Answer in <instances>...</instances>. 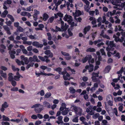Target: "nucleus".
Instances as JSON below:
<instances>
[{"instance_id": "52", "label": "nucleus", "mask_w": 125, "mask_h": 125, "mask_svg": "<svg viewBox=\"0 0 125 125\" xmlns=\"http://www.w3.org/2000/svg\"><path fill=\"white\" fill-rule=\"evenodd\" d=\"M11 121L16 122L17 123H19L21 121L19 119H11L10 120Z\"/></svg>"}, {"instance_id": "53", "label": "nucleus", "mask_w": 125, "mask_h": 125, "mask_svg": "<svg viewBox=\"0 0 125 125\" xmlns=\"http://www.w3.org/2000/svg\"><path fill=\"white\" fill-rule=\"evenodd\" d=\"M12 70H13L15 71H19V69L18 68H16L15 66L14 65H12Z\"/></svg>"}, {"instance_id": "63", "label": "nucleus", "mask_w": 125, "mask_h": 125, "mask_svg": "<svg viewBox=\"0 0 125 125\" xmlns=\"http://www.w3.org/2000/svg\"><path fill=\"white\" fill-rule=\"evenodd\" d=\"M34 15L37 16L40 13L39 11L36 10H34Z\"/></svg>"}, {"instance_id": "26", "label": "nucleus", "mask_w": 125, "mask_h": 125, "mask_svg": "<svg viewBox=\"0 0 125 125\" xmlns=\"http://www.w3.org/2000/svg\"><path fill=\"white\" fill-rule=\"evenodd\" d=\"M111 67L110 66L108 65L106 66L104 70V72L105 73H108L110 70L111 69Z\"/></svg>"}, {"instance_id": "48", "label": "nucleus", "mask_w": 125, "mask_h": 125, "mask_svg": "<svg viewBox=\"0 0 125 125\" xmlns=\"http://www.w3.org/2000/svg\"><path fill=\"white\" fill-rule=\"evenodd\" d=\"M47 35L48 36V40L50 41L52 39V36L51 33L49 32L47 33Z\"/></svg>"}, {"instance_id": "11", "label": "nucleus", "mask_w": 125, "mask_h": 125, "mask_svg": "<svg viewBox=\"0 0 125 125\" xmlns=\"http://www.w3.org/2000/svg\"><path fill=\"white\" fill-rule=\"evenodd\" d=\"M124 69L123 67H122L120 70L117 72V73L118 74V77L117 78H125V76L122 77L121 74L123 73Z\"/></svg>"}, {"instance_id": "31", "label": "nucleus", "mask_w": 125, "mask_h": 125, "mask_svg": "<svg viewBox=\"0 0 125 125\" xmlns=\"http://www.w3.org/2000/svg\"><path fill=\"white\" fill-rule=\"evenodd\" d=\"M108 52H107V55L109 57H110L111 56V54H114L116 53V50L114 51L113 52H109L110 51H108Z\"/></svg>"}, {"instance_id": "9", "label": "nucleus", "mask_w": 125, "mask_h": 125, "mask_svg": "<svg viewBox=\"0 0 125 125\" xmlns=\"http://www.w3.org/2000/svg\"><path fill=\"white\" fill-rule=\"evenodd\" d=\"M38 57L41 61L43 62H45L47 63L48 62L50 61V60L48 59L49 57L47 56H44L43 57L39 56Z\"/></svg>"}, {"instance_id": "38", "label": "nucleus", "mask_w": 125, "mask_h": 125, "mask_svg": "<svg viewBox=\"0 0 125 125\" xmlns=\"http://www.w3.org/2000/svg\"><path fill=\"white\" fill-rule=\"evenodd\" d=\"M3 120L6 121H10V119L7 116L4 115H3L2 116Z\"/></svg>"}, {"instance_id": "55", "label": "nucleus", "mask_w": 125, "mask_h": 125, "mask_svg": "<svg viewBox=\"0 0 125 125\" xmlns=\"http://www.w3.org/2000/svg\"><path fill=\"white\" fill-rule=\"evenodd\" d=\"M47 40L45 39H43L42 41L43 42V45L44 46H46L47 45Z\"/></svg>"}, {"instance_id": "33", "label": "nucleus", "mask_w": 125, "mask_h": 125, "mask_svg": "<svg viewBox=\"0 0 125 125\" xmlns=\"http://www.w3.org/2000/svg\"><path fill=\"white\" fill-rule=\"evenodd\" d=\"M0 47L1 48H0V51L2 53L4 51V49H5V46L3 44H1L0 45Z\"/></svg>"}, {"instance_id": "41", "label": "nucleus", "mask_w": 125, "mask_h": 125, "mask_svg": "<svg viewBox=\"0 0 125 125\" xmlns=\"http://www.w3.org/2000/svg\"><path fill=\"white\" fill-rule=\"evenodd\" d=\"M113 98L111 95H109L106 98V100L107 101H109L110 100H113Z\"/></svg>"}, {"instance_id": "32", "label": "nucleus", "mask_w": 125, "mask_h": 125, "mask_svg": "<svg viewBox=\"0 0 125 125\" xmlns=\"http://www.w3.org/2000/svg\"><path fill=\"white\" fill-rule=\"evenodd\" d=\"M94 66L92 64H90L89 66H88V69L89 72H91L93 71V70Z\"/></svg>"}, {"instance_id": "29", "label": "nucleus", "mask_w": 125, "mask_h": 125, "mask_svg": "<svg viewBox=\"0 0 125 125\" xmlns=\"http://www.w3.org/2000/svg\"><path fill=\"white\" fill-rule=\"evenodd\" d=\"M62 3V1L61 0H58L57 3L55 4L56 8L55 9L56 11L57 10L58 6Z\"/></svg>"}, {"instance_id": "22", "label": "nucleus", "mask_w": 125, "mask_h": 125, "mask_svg": "<svg viewBox=\"0 0 125 125\" xmlns=\"http://www.w3.org/2000/svg\"><path fill=\"white\" fill-rule=\"evenodd\" d=\"M91 28L90 26H87L85 27L83 30V32L84 34H86L87 32Z\"/></svg>"}, {"instance_id": "8", "label": "nucleus", "mask_w": 125, "mask_h": 125, "mask_svg": "<svg viewBox=\"0 0 125 125\" xmlns=\"http://www.w3.org/2000/svg\"><path fill=\"white\" fill-rule=\"evenodd\" d=\"M61 53L63 55L65 56V58L66 60H69L71 59L72 57L70 56L69 54L68 53H67L62 51H61Z\"/></svg>"}, {"instance_id": "62", "label": "nucleus", "mask_w": 125, "mask_h": 125, "mask_svg": "<svg viewBox=\"0 0 125 125\" xmlns=\"http://www.w3.org/2000/svg\"><path fill=\"white\" fill-rule=\"evenodd\" d=\"M27 50L29 51L32 50V46H30L27 47Z\"/></svg>"}, {"instance_id": "6", "label": "nucleus", "mask_w": 125, "mask_h": 125, "mask_svg": "<svg viewBox=\"0 0 125 125\" xmlns=\"http://www.w3.org/2000/svg\"><path fill=\"white\" fill-rule=\"evenodd\" d=\"M122 37H121V39H120L119 38V36H117L116 35H114L113 37L115 38V41L117 42L119 41L122 42L124 40V38L125 37V32L122 33Z\"/></svg>"}, {"instance_id": "60", "label": "nucleus", "mask_w": 125, "mask_h": 125, "mask_svg": "<svg viewBox=\"0 0 125 125\" xmlns=\"http://www.w3.org/2000/svg\"><path fill=\"white\" fill-rule=\"evenodd\" d=\"M96 32H94L92 34V37L93 40L94 39L95 37L96 36Z\"/></svg>"}, {"instance_id": "51", "label": "nucleus", "mask_w": 125, "mask_h": 125, "mask_svg": "<svg viewBox=\"0 0 125 125\" xmlns=\"http://www.w3.org/2000/svg\"><path fill=\"white\" fill-rule=\"evenodd\" d=\"M54 19V16H52L48 20V21L50 23H52Z\"/></svg>"}, {"instance_id": "12", "label": "nucleus", "mask_w": 125, "mask_h": 125, "mask_svg": "<svg viewBox=\"0 0 125 125\" xmlns=\"http://www.w3.org/2000/svg\"><path fill=\"white\" fill-rule=\"evenodd\" d=\"M37 75V76H39L41 75H44L45 76H50L52 75H55L52 74L51 73H49L46 74L44 72H40V73H35Z\"/></svg>"}, {"instance_id": "19", "label": "nucleus", "mask_w": 125, "mask_h": 125, "mask_svg": "<svg viewBox=\"0 0 125 125\" xmlns=\"http://www.w3.org/2000/svg\"><path fill=\"white\" fill-rule=\"evenodd\" d=\"M9 53L10 55V56L13 59L15 58L14 54H15L16 52L14 50H10Z\"/></svg>"}, {"instance_id": "44", "label": "nucleus", "mask_w": 125, "mask_h": 125, "mask_svg": "<svg viewBox=\"0 0 125 125\" xmlns=\"http://www.w3.org/2000/svg\"><path fill=\"white\" fill-rule=\"evenodd\" d=\"M23 43L24 44L30 45H31L32 42L31 41H24L23 42Z\"/></svg>"}, {"instance_id": "54", "label": "nucleus", "mask_w": 125, "mask_h": 125, "mask_svg": "<svg viewBox=\"0 0 125 125\" xmlns=\"http://www.w3.org/2000/svg\"><path fill=\"white\" fill-rule=\"evenodd\" d=\"M112 12L114 14H119L120 13V12L117 11H116V10H113V11H112Z\"/></svg>"}, {"instance_id": "20", "label": "nucleus", "mask_w": 125, "mask_h": 125, "mask_svg": "<svg viewBox=\"0 0 125 125\" xmlns=\"http://www.w3.org/2000/svg\"><path fill=\"white\" fill-rule=\"evenodd\" d=\"M69 112V108H66L61 112L62 114L64 115H67Z\"/></svg>"}, {"instance_id": "58", "label": "nucleus", "mask_w": 125, "mask_h": 125, "mask_svg": "<svg viewBox=\"0 0 125 125\" xmlns=\"http://www.w3.org/2000/svg\"><path fill=\"white\" fill-rule=\"evenodd\" d=\"M102 41V40L98 39L97 40L94 41V43L95 44H96L97 43H99L100 42H101Z\"/></svg>"}, {"instance_id": "25", "label": "nucleus", "mask_w": 125, "mask_h": 125, "mask_svg": "<svg viewBox=\"0 0 125 125\" xmlns=\"http://www.w3.org/2000/svg\"><path fill=\"white\" fill-rule=\"evenodd\" d=\"M57 16L60 17H62L63 16V14L61 12H59L56 13V14H54V17L55 18H58Z\"/></svg>"}, {"instance_id": "47", "label": "nucleus", "mask_w": 125, "mask_h": 125, "mask_svg": "<svg viewBox=\"0 0 125 125\" xmlns=\"http://www.w3.org/2000/svg\"><path fill=\"white\" fill-rule=\"evenodd\" d=\"M78 116H76V117L73 118L72 120V121L73 122L76 123L78 122Z\"/></svg>"}, {"instance_id": "7", "label": "nucleus", "mask_w": 125, "mask_h": 125, "mask_svg": "<svg viewBox=\"0 0 125 125\" xmlns=\"http://www.w3.org/2000/svg\"><path fill=\"white\" fill-rule=\"evenodd\" d=\"M115 45L114 41L110 42L109 45L106 48V50L107 51H113L114 48L113 47L115 46Z\"/></svg>"}, {"instance_id": "45", "label": "nucleus", "mask_w": 125, "mask_h": 125, "mask_svg": "<svg viewBox=\"0 0 125 125\" xmlns=\"http://www.w3.org/2000/svg\"><path fill=\"white\" fill-rule=\"evenodd\" d=\"M33 62H38L39 61L38 60L37 57L36 55H34L33 57Z\"/></svg>"}, {"instance_id": "34", "label": "nucleus", "mask_w": 125, "mask_h": 125, "mask_svg": "<svg viewBox=\"0 0 125 125\" xmlns=\"http://www.w3.org/2000/svg\"><path fill=\"white\" fill-rule=\"evenodd\" d=\"M95 49L93 48H90L86 50L87 52H94L95 51Z\"/></svg>"}, {"instance_id": "36", "label": "nucleus", "mask_w": 125, "mask_h": 125, "mask_svg": "<svg viewBox=\"0 0 125 125\" xmlns=\"http://www.w3.org/2000/svg\"><path fill=\"white\" fill-rule=\"evenodd\" d=\"M43 20L45 21H46L48 17V15L46 13H44L43 16Z\"/></svg>"}, {"instance_id": "27", "label": "nucleus", "mask_w": 125, "mask_h": 125, "mask_svg": "<svg viewBox=\"0 0 125 125\" xmlns=\"http://www.w3.org/2000/svg\"><path fill=\"white\" fill-rule=\"evenodd\" d=\"M93 106L92 105H90L88 107V108H86V111L87 113H89L90 112V110H92L93 109Z\"/></svg>"}, {"instance_id": "30", "label": "nucleus", "mask_w": 125, "mask_h": 125, "mask_svg": "<svg viewBox=\"0 0 125 125\" xmlns=\"http://www.w3.org/2000/svg\"><path fill=\"white\" fill-rule=\"evenodd\" d=\"M69 90L70 92L73 94L76 91V90L72 87H70L69 88Z\"/></svg>"}, {"instance_id": "13", "label": "nucleus", "mask_w": 125, "mask_h": 125, "mask_svg": "<svg viewBox=\"0 0 125 125\" xmlns=\"http://www.w3.org/2000/svg\"><path fill=\"white\" fill-rule=\"evenodd\" d=\"M16 81H19L20 80L19 79H9V81L11 82V83L12 85L14 86H15L16 85V82L13 79Z\"/></svg>"}, {"instance_id": "24", "label": "nucleus", "mask_w": 125, "mask_h": 125, "mask_svg": "<svg viewBox=\"0 0 125 125\" xmlns=\"http://www.w3.org/2000/svg\"><path fill=\"white\" fill-rule=\"evenodd\" d=\"M123 31L122 29V27L119 25L116 26H115V31Z\"/></svg>"}, {"instance_id": "35", "label": "nucleus", "mask_w": 125, "mask_h": 125, "mask_svg": "<svg viewBox=\"0 0 125 125\" xmlns=\"http://www.w3.org/2000/svg\"><path fill=\"white\" fill-rule=\"evenodd\" d=\"M82 14L81 12L79 10H78L76 11L74 16H79Z\"/></svg>"}, {"instance_id": "3", "label": "nucleus", "mask_w": 125, "mask_h": 125, "mask_svg": "<svg viewBox=\"0 0 125 125\" xmlns=\"http://www.w3.org/2000/svg\"><path fill=\"white\" fill-rule=\"evenodd\" d=\"M62 20V19L60 18V21L61 23V29L60 28L58 27L57 26H56L55 28L56 29V30H57V31H65L66 30L68 27V26L67 25V24L66 23L65 24V25L64 26V22Z\"/></svg>"}, {"instance_id": "37", "label": "nucleus", "mask_w": 125, "mask_h": 125, "mask_svg": "<svg viewBox=\"0 0 125 125\" xmlns=\"http://www.w3.org/2000/svg\"><path fill=\"white\" fill-rule=\"evenodd\" d=\"M65 71L66 73H65V74H62L63 75V78H68V77H69L70 76V74L66 71Z\"/></svg>"}, {"instance_id": "40", "label": "nucleus", "mask_w": 125, "mask_h": 125, "mask_svg": "<svg viewBox=\"0 0 125 125\" xmlns=\"http://www.w3.org/2000/svg\"><path fill=\"white\" fill-rule=\"evenodd\" d=\"M7 17L9 18L12 22L14 21V19L11 15L8 14L7 15Z\"/></svg>"}, {"instance_id": "46", "label": "nucleus", "mask_w": 125, "mask_h": 125, "mask_svg": "<svg viewBox=\"0 0 125 125\" xmlns=\"http://www.w3.org/2000/svg\"><path fill=\"white\" fill-rule=\"evenodd\" d=\"M51 95V93L50 92L47 93L45 95L44 97L45 98H48Z\"/></svg>"}, {"instance_id": "57", "label": "nucleus", "mask_w": 125, "mask_h": 125, "mask_svg": "<svg viewBox=\"0 0 125 125\" xmlns=\"http://www.w3.org/2000/svg\"><path fill=\"white\" fill-rule=\"evenodd\" d=\"M5 4H11L12 3V1H11L10 0H7L6 1H5L4 2Z\"/></svg>"}, {"instance_id": "15", "label": "nucleus", "mask_w": 125, "mask_h": 125, "mask_svg": "<svg viewBox=\"0 0 125 125\" xmlns=\"http://www.w3.org/2000/svg\"><path fill=\"white\" fill-rule=\"evenodd\" d=\"M45 54L47 55H49V57L52 58L53 56V53L51 52L50 50H46L44 52Z\"/></svg>"}, {"instance_id": "28", "label": "nucleus", "mask_w": 125, "mask_h": 125, "mask_svg": "<svg viewBox=\"0 0 125 125\" xmlns=\"http://www.w3.org/2000/svg\"><path fill=\"white\" fill-rule=\"evenodd\" d=\"M43 105L45 106L46 107L48 108H50L51 107V105L50 104L46 101H45L43 102Z\"/></svg>"}, {"instance_id": "64", "label": "nucleus", "mask_w": 125, "mask_h": 125, "mask_svg": "<svg viewBox=\"0 0 125 125\" xmlns=\"http://www.w3.org/2000/svg\"><path fill=\"white\" fill-rule=\"evenodd\" d=\"M1 124L2 125H10V124L9 123L3 121L1 122Z\"/></svg>"}, {"instance_id": "17", "label": "nucleus", "mask_w": 125, "mask_h": 125, "mask_svg": "<svg viewBox=\"0 0 125 125\" xmlns=\"http://www.w3.org/2000/svg\"><path fill=\"white\" fill-rule=\"evenodd\" d=\"M54 70L58 72L59 74H64L66 73L65 71L62 72V69L60 67H58L54 69Z\"/></svg>"}, {"instance_id": "10", "label": "nucleus", "mask_w": 125, "mask_h": 125, "mask_svg": "<svg viewBox=\"0 0 125 125\" xmlns=\"http://www.w3.org/2000/svg\"><path fill=\"white\" fill-rule=\"evenodd\" d=\"M63 19L65 21H67L69 23H70L72 21V16L68 15H65Z\"/></svg>"}, {"instance_id": "2", "label": "nucleus", "mask_w": 125, "mask_h": 125, "mask_svg": "<svg viewBox=\"0 0 125 125\" xmlns=\"http://www.w3.org/2000/svg\"><path fill=\"white\" fill-rule=\"evenodd\" d=\"M21 58L22 60L21 61H20L18 59L16 60V62L18 65H24V62L22 61H24L25 63L26 64H27L29 63V61L27 57H25L24 56L22 55L21 56Z\"/></svg>"}, {"instance_id": "50", "label": "nucleus", "mask_w": 125, "mask_h": 125, "mask_svg": "<svg viewBox=\"0 0 125 125\" xmlns=\"http://www.w3.org/2000/svg\"><path fill=\"white\" fill-rule=\"evenodd\" d=\"M74 19L77 21L79 22H81L82 20V18H81L78 17V18H76V16H74Z\"/></svg>"}, {"instance_id": "16", "label": "nucleus", "mask_w": 125, "mask_h": 125, "mask_svg": "<svg viewBox=\"0 0 125 125\" xmlns=\"http://www.w3.org/2000/svg\"><path fill=\"white\" fill-rule=\"evenodd\" d=\"M33 46H36L37 47L42 48L43 46V44H40L39 42H34L32 43Z\"/></svg>"}, {"instance_id": "18", "label": "nucleus", "mask_w": 125, "mask_h": 125, "mask_svg": "<svg viewBox=\"0 0 125 125\" xmlns=\"http://www.w3.org/2000/svg\"><path fill=\"white\" fill-rule=\"evenodd\" d=\"M91 58L92 56L91 55H88L82 59V61L83 63H84L86 62L88 60L91 59Z\"/></svg>"}, {"instance_id": "23", "label": "nucleus", "mask_w": 125, "mask_h": 125, "mask_svg": "<svg viewBox=\"0 0 125 125\" xmlns=\"http://www.w3.org/2000/svg\"><path fill=\"white\" fill-rule=\"evenodd\" d=\"M8 13V11L6 10H5L1 14V16L2 18H5Z\"/></svg>"}, {"instance_id": "14", "label": "nucleus", "mask_w": 125, "mask_h": 125, "mask_svg": "<svg viewBox=\"0 0 125 125\" xmlns=\"http://www.w3.org/2000/svg\"><path fill=\"white\" fill-rule=\"evenodd\" d=\"M9 106V105L7 104L6 102H5L2 105L0 109V110L2 112H3L5 110V108H6Z\"/></svg>"}, {"instance_id": "56", "label": "nucleus", "mask_w": 125, "mask_h": 125, "mask_svg": "<svg viewBox=\"0 0 125 125\" xmlns=\"http://www.w3.org/2000/svg\"><path fill=\"white\" fill-rule=\"evenodd\" d=\"M101 36H102L103 37L106 38L107 39H110V38L109 36L106 34L102 35V34H101Z\"/></svg>"}, {"instance_id": "59", "label": "nucleus", "mask_w": 125, "mask_h": 125, "mask_svg": "<svg viewBox=\"0 0 125 125\" xmlns=\"http://www.w3.org/2000/svg\"><path fill=\"white\" fill-rule=\"evenodd\" d=\"M93 80V81L94 82H96L98 84H99L100 83V81L99 80V79L97 80V79H92Z\"/></svg>"}, {"instance_id": "49", "label": "nucleus", "mask_w": 125, "mask_h": 125, "mask_svg": "<svg viewBox=\"0 0 125 125\" xmlns=\"http://www.w3.org/2000/svg\"><path fill=\"white\" fill-rule=\"evenodd\" d=\"M34 65V63H30L29 64H28L27 65L26 68L28 69L30 67H32Z\"/></svg>"}, {"instance_id": "43", "label": "nucleus", "mask_w": 125, "mask_h": 125, "mask_svg": "<svg viewBox=\"0 0 125 125\" xmlns=\"http://www.w3.org/2000/svg\"><path fill=\"white\" fill-rule=\"evenodd\" d=\"M92 75V78H95V77H98L99 76L98 73H93Z\"/></svg>"}, {"instance_id": "61", "label": "nucleus", "mask_w": 125, "mask_h": 125, "mask_svg": "<svg viewBox=\"0 0 125 125\" xmlns=\"http://www.w3.org/2000/svg\"><path fill=\"white\" fill-rule=\"evenodd\" d=\"M62 118L63 117L62 116H60L58 117L57 119L58 121H60L61 122H63L62 120Z\"/></svg>"}, {"instance_id": "4", "label": "nucleus", "mask_w": 125, "mask_h": 125, "mask_svg": "<svg viewBox=\"0 0 125 125\" xmlns=\"http://www.w3.org/2000/svg\"><path fill=\"white\" fill-rule=\"evenodd\" d=\"M71 108H73V110L76 115L80 116L81 115L82 111V109L81 108L74 105L72 106Z\"/></svg>"}, {"instance_id": "1", "label": "nucleus", "mask_w": 125, "mask_h": 125, "mask_svg": "<svg viewBox=\"0 0 125 125\" xmlns=\"http://www.w3.org/2000/svg\"><path fill=\"white\" fill-rule=\"evenodd\" d=\"M97 22L99 23L98 24V26L99 27L102 24V23H104L106 25L109 24V23L108 21L106 20L105 15L103 16L102 18L100 17L96 20Z\"/></svg>"}, {"instance_id": "21", "label": "nucleus", "mask_w": 125, "mask_h": 125, "mask_svg": "<svg viewBox=\"0 0 125 125\" xmlns=\"http://www.w3.org/2000/svg\"><path fill=\"white\" fill-rule=\"evenodd\" d=\"M66 105L64 103H62L61 106L60 108V110L61 111H62L65 109L66 108H67L66 107Z\"/></svg>"}, {"instance_id": "5", "label": "nucleus", "mask_w": 125, "mask_h": 125, "mask_svg": "<svg viewBox=\"0 0 125 125\" xmlns=\"http://www.w3.org/2000/svg\"><path fill=\"white\" fill-rule=\"evenodd\" d=\"M35 108V111L37 113H40L43 109V105L39 104H35L31 107V108Z\"/></svg>"}, {"instance_id": "39", "label": "nucleus", "mask_w": 125, "mask_h": 125, "mask_svg": "<svg viewBox=\"0 0 125 125\" xmlns=\"http://www.w3.org/2000/svg\"><path fill=\"white\" fill-rule=\"evenodd\" d=\"M100 114L98 113H96L95 114H94L92 116L93 118L95 119L97 118L99 116Z\"/></svg>"}, {"instance_id": "42", "label": "nucleus", "mask_w": 125, "mask_h": 125, "mask_svg": "<svg viewBox=\"0 0 125 125\" xmlns=\"http://www.w3.org/2000/svg\"><path fill=\"white\" fill-rule=\"evenodd\" d=\"M40 94L41 96H43L44 94V92L43 90H42L40 91L37 94Z\"/></svg>"}]
</instances>
